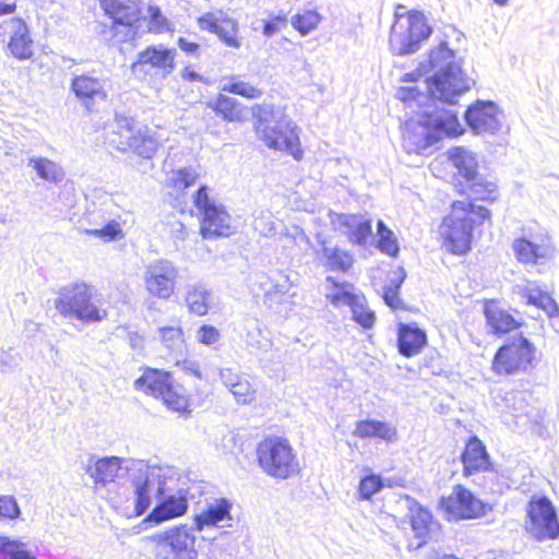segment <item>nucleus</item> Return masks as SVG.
Here are the masks:
<instances>
[{"label":"nucleus","mask_w":559,"mask_h":559,"mask_svg":"<svg viewBox=\"0 0 559 559\" xmlns=\"http://www.w3.org/2000/svg\"><path fill=\"white\" fill-rule=\"evenodd\" d=\"M9 33L8 50L12 57L20 61L33 57V38L27 24L22 19H11L7 22Z\"/></svg>","instance_id":"obj_23"},{"label":"nucleus","mask_w":559,"mask_h":559,"mask_svg":"<svg viewBox=\"0 0 559 559\" xmlns=\"http://www.w3.org/2000/svg\"><path fill=\"white\" fill-rule=\"evenodd\" d=\"M418 75L435 71L433 75L424 81V93L418 86L401 87L397 97L404 103L415 102L419 106L432 100L454 105L456 97L468 91L473 80L467 78L456 61L455 53L445 41H441L429 53L428 66L420 64Z\"/></svg>","instance_id":"obj_1"},{"label":"nucleus","mask_w":559,"mask_h":559,"mask_svg":"<svg viewBox=\"0 0 559 559\" xmlns=\"http://www.w3.org/2000/svg\"><path fill=\"white\" fill-rule=\"evenodd\" d=\"M382 486H383V484L379 476H377V475L366 476L359 483V495L362 499L368 500L374 493L380 491Z\"/></svg>","instance_id":"obj_53"},{"label":"nucleus","mask_w":559,"mask_h":559,"mask_svg":"<svg viewBox=\"0 0 559 559\" xmlns=\"http://www.w3.org/2000/svg\"><path fill=\"white\" fill-rule=\"evenodd\" d=\"M221 20H217L214 14L206 13L199 19V26L212 33H216Z\"/></svg>","instance_id":"obj_61"},{"label":"nucleus","mask_w":559,"mask_h":559,"mask_svg":"<svg viewBox=\"0 0 559 559\" xmlns=\"http://www.w3.org/2000/svg\"><path fill=\"white\" fill-rule=\"evenodd\" d=\"M534 358V346L523 336L503 345L493 359V370L497 373L510 374L526 370Z\"/></svg>","instance_id":"obj_15"},{"label":"nucleus","mask_w":559,"mask_h":559,"mask_svg":"<svg viewBox=\"0 0 559 559\" xmlns=\"http://www.w3.org/2000/svg\"><path fill=\"white\" fill-rule=\"evenodd\" d=\"M525 531L538 542L559 536V522L552 502L546 497H533L526 507Z\"/></svg>","instance_id":"obj_11"},{"label":"nucleus","mask_w":559,"mask_h":559,"mask_svg":"<svg viewBox=\"0 0 559 559\" xmlns=\"http://www.w3.org/2000/svg\"><path fill=\"white\" fill-rule=\"evenodd\" d=\"M512 248L519 262L524 264H536L551 257V248L548 245L535 243L525 238L515 239Z\"/></svg>","instance_id":"obj_29"},{"label":"nucleus","mask_w":559,"mask_h":559,"mask_svg":"<svg viewBox=\"0 0 559 559\" xmlns=\"http://www.w3.org/2000/svg\"><path fill=\"white\" fill-rule=\"evenodd\" d=\"M71 88L87 110H92L97 102H104L107 98L105 81L90 73L75 75L72 79Z\"/></svg>","instance_id":"obj_22"},{"label":"nucleus","mask_w":559,"mask_h":559,"mask_svg":"<svg viewBox=\"0 0 559 559\" xmlns=\"http://www.w3.org/2000/svg\"><path fill=\"white\" fill-rule=\"evenodd\" d=\"M201 176L200 166H185L173 169L167 175V185L176 191L182 192L191 186L195 185Z\"/></svg>","instance_id":"obj_38"},{"label":"nucleus","mask_w":559,"mask_h":559,"mask_svg":"<svg viewBox=\"0 0 559 559\" xmlns=\"http://www.w3.org/2000/svg\"><path fill=\"white\" fill-rule=\"evenodd\" d=\"M246 343L250 348L262 352H266L270 346V340L258 328L247 333Z\"/></svg>","instance_id":"obj_56"},{"label":"nucleus","mask_w":559,"mask_h":559,"mask_svg":"<svg viewBox=\"0 0 559 559\" xmlns=\"http://www.w3.org/2000/svg\"><path fill=\"white\" fill-rule=\"evenodd\" d=\"M106 15L114 21V36L118 41H133L141 19L140 2L134 0H99Z\"/></svg>","instance_id":"obj_12"},{"label":"nucleus","mask_w":559,"mask_h":559,"mask_svg":"<svg viewBox=\"0 0 559 559\" xmlns=\"http://www.w3.org/2000/svg\"><path fill=\"white\" fill-rule=\"evenodd\" d=\"M253 226L255 230L264 236H270L275 233V225L270 214L255 217Z\"/></svg>","instance_id":"obj_59"},{"label":"nucleus","mask_w":559,"mask_h":559,"mask_svg":"<svg viewBox=\"0 0 559 559\" xmlns=\"http://www.w3.org/2000/svg\"><path fill=\"white\" fill-rule=\"evenodd\" d=\"M328 283H331L333 289L326 293V298L336 307L340 306H349L359 298V296L352 293V286L348 284L338 285L333 277L329 276L326 278Z\"/></svg>","instance_id":"obj_42"},{"label":"nucleus","mask_w":559,"mask_h":559,"mask_svg":"<svg viewBox=\"0 0 559 559\" xmlns=\"http://www.w3.org/2000/svg\"><path fill=\"white\" fill-rule=\"evenodd\" d=\"M28 166L36 171L40 179L50 183L58 185L66 176L63 168L59 164L46 157H31Z\"/></svg>","instance_id":"obj_37"},{"label":"nucleus","mask_w":559,"mask_h":559,"mask_svg":"<svg viewBox=\"0 0 559 559\" xmlns=\"http://www.w3.org/2000/svg\"><path fill=\"white\" fill-rule=\"evenodd\" d=\"M465 120L476 134H495L501 128V112L493 102L477 100L465 111Z\"/></svg>","instance_id":"obj_19"},{"label":"nucleus","mask_w":559,"mask_h":559,"mask_svg":"<svg viewBox=\"0 0 559 559\" xmlns=\"http://www.w3.org/2000/svg\"><path fill=\"white\" fill-rule=\"evenodd\" d=\"M231 502L226 498H217L206 503V507L193 518L194 532L203 533V539H215L209 533L213 528L231 526Z\"/></svg>","instance_id":"obj_18"},{"label":"nucleus","mask_w":559,"mask_h":559,"mask_svg":"<svg viewBox=\"0 0 559 559\" xmlns=\"http://www.w3.org/2000/svg\"><path fill=\"white\" fill-rule=\"evenodd\" d=\"M56 310L64 318L92 324L107 317L106 309L93 297V289L85 283H72L60 288L55 299Z\"/></svg>","instance_id":"obj_5"},{"label":"nucleus","mask_w":559,"mask_h":559,"mask_svg":"<svg viewBox=\"0 0 559 559\" xmlns=\"http://www.w3.org/2000/svg\"><path fill=\"white\" fill-rule=\"evenodd\" d=\"M229 391L235 396L236 401L241 404H248L254 399V392L250 382L243 378L235 383Z\"/></svg>","instance_id":"obj_52"},{"label":"nucleus","mask_w":559,"mask_h":559,"mask_svg":"<svg viewBox=\"0 0 559 559\" xmlns=\"http://www.w3.org/2000/svg\"><path fill=\"white\" fill-rule=\"evenodd\" d=\"M195 337L203 345L214 346L219 342L221 333L215 326L203 324L197 331Z\"/></svg>","instance_id":"obj_54"},{"label":"nucleus","mask_w":559,"mask_h":559,"mask_svg":"<svg viewBox=\"0 0 559 559\" xmlns=\"http://www.w3.org/2000/svg\"><path fill=\"white\" fill-rule=\"evenodd\" d=\"M280 31V27L274 21H266L263 26V34L266 37H272L274 34H276Z\"/></svg>","instance_id":"obj_64"},{"label":"nucleus","mask_w":559,"mask_h":559,"mask_svg":"<svg viewBox=\"0 0 559 559\" xmlns=\"http://www.w3.org/2000/svg\"><path fill=\"white\" fill-rule=\"evenodd\" d=\"M159 140L156 138L155 132L145 127L135 131L129 152L142 158L151 159L157 152Z\"/></svg>","instance_id":"obj_36"},{"label":"nucleus","mask_w":559,"mask_h":559,"mask_svg":"<svg viewBox=\"0 0 559 559\" xmlns=\"http://www.w3.org/2000/svg\"><path fill=\"white\" fill-rule=\"evenodd\" d=\"M352 312H353V319L362 328L369 329L373 325L376 316L374 312L371 311L368 307L365 305V299L362 297H359L353 305H352Z\"/></svg>","instance_id":"obj_50"},{"label":"nucleus","mask_w":559,"mask_h":559,"mask_svg":"<svg viewBox=\"0 0 559 559\" xmlns=\"http://www.w3.org/2000/svg\"><path fill=\"white\" fill-rule=\"evenodd\" d=\"M20 514L21 510L12 496H0V518L14 520Z\"/></svg>","instance_id":"obj_55"},{"label":"nucleus","mask_w":559,"mask_h":559,"mask_svg":"<svg viewBox=\"0 0 559 559\" xmlns=\"http://www.w3.org/2000/svg\"><path fill=\"white\" fill-rule=\"evenodd\" d=\"M219 378L222 382L229 389L239 380H241V377L238 373L234 372L230 368L221 369Z\"/></svg>","instance_id":"obj_62"},{"label":"nucleus","mask_w":559,"mask_h":559,"mask_svg":"<svg viewBox=\"0 0 559 559\" xmlns=\"http://www.w3.org/2000/svg\"><path fill=\"white\" fill-rule=\"evenodd\" d=\"M485 316L493 333H508L520 326V322L507 310L499 308L495 302L486 305Z\"/></svg>","instance_id":"obj_33"},{"label":"nucleus","mask_w":559,"mask_h":559,"mask_svg":"<svg viewBox=\"0 0 559 559\" xmlns=\"http://www.w3.org/2000/svg\"><path fill=\"white\" fill-rule=\"evenodd\" d=\"M188 511V496L185 489L174 491V486L170 490L159 497L156 506L145 519L146 522L160 524L163 522L182 516Z\"/></svg>","instance_id":"obj_20"},{"label":"nucleus","mask_w":559,"mask_h":559,"mask_svg":"<svg viewBox=\"0 0 559 559\" xmlns=\"http://www.w3.org/2000/svg\"><path fill=\"white\" fill-rule=\"evenodd\" d=\"M332 223L335 228L348 236L352 243L360 247H365L372 236L370 221L360 215L338 214Z\"/></svg>","instance_id":"obj_24"},{"label":"nucleus","mask_w":559,"mask_h":559,"mask_svg":"<svg viewBox=\"0 0 559 559\" xmlns=\"http://www.w3.org/2000/svg\"><path fill=\"white\" fill-rule=\"evenodd\" d=\"M223 92L240 95L248 99H257L262 96V91L248 82L236 81L222 86Z\"/></svg>","instance_id":"obj_49"},{"label":"nucleus","mask_w":559,"mask_h":559,"mask_svg":"<svg viewBox=\"0 0 559 559\" xmlns=\"http://www.w3.org/2000/svg\"><path fill=\"white\" fill-rule=\"evenodd\" d=\"M258 464L269 476L286 479L297 473L298 462L289 442L281 437H269L257 448Z\"/></svg>","instance_id":"obj_9"},{"label":"nucleus","mask_w":559,"mask_h":559,"mask_svg":"<svg viewBox=\"0 0 559 559\" xmlns=\"http://www.w3.org/2000/svg\"><path fill=\"white\" fill-rule=\"evenodd\" d=\"M153 559H199L193 526L174 525L146 537Z\"/></svg>","instance_id":"obj_8"},{"label":"nucleus","mask_w":559,"mask_h":559,"mask_svg":"<svg viewBox=\"0 0 559 559\" xmlns=\"http://www.w3.org/2000/svg\"><path fill=\"white\" fill-rule=\"evenodd\" d=\"M378 248L389 254L395 255L399 252L396 239L391 229H389L382 221L378 222Z\"/></svg>","instance_id":"obj_47"},{"label":"nucleus","mask_w":559,"mask_h":559,"mask_svg":"<svg viewBox=\"0 0 559 559\" xmlns=\"http://www.w3.org/2000/svg\"><path fill=\"white\" fill-rule=\"evenodd\" d=\"M522 293L527 299V304L543 309L548 317L552 318L558 314L559 309L556 301L547 293L542 292L534 283H527L522 288Z\"/></svg>","instance_id":"obj_40"},{"label":"nucleus","mask_w":559,"mask_h":559,"mask_svg":"<svg viewBox=\"0 0 559 559\" xmlns=\"http://www.w3.org/2000/svg\"><path fill=\"white\" fill-rule=\"evenodd\" d=\"M354 433L359 438L376 437V420H360L356 424Z\"/></svg>","instance_id":"obj_60"},{"label":"nucleus","mask_w":559,"mask_h":559,"mask_svg":"<svg viewBox=\"0 0 559 559\" xmlns=\"http://www.w3.org/2000/svg\"><path fill=\"white\" fill-rule=\"evenodd\" d=\"M474 216L480 222L489 219L490 212L486 207L475 206L468 200L454 201L451 213L444 217L440 233L444 245L454 254L466 253L471 248Z\"/></svg>","instance_id":"obj_4"},{"label":"nucleus","mask_w":559,"mask_h":559,"mask_svg":"<svg viewBox=\"0 0 559 559\" xmlns=\"http://www.w3.org/2000/svg\"><path fill=\"white\" fill-rule=\"evenodd\" d=\"M135 131L131 127V120L126 117L117 118L112 130L107 136L109 146L119 152L127 153L130 151Z\"/></svg>","instance_id":"obj_32"},{"label":"nucleus","mask_w":559,"mask_h":559,"mask_svg":"<svg viewBox=\"0 0 559 559\" xmlns=\"http://www.w3.org/2000/svg\"><path fill=\"white\" fill-rule=\"evenodd\" d=\"M293 287V284L283 272L276 271L269 276L266 282L263 284L265 297L270 301L280 302L285 296H287Z\"/></svg>","instance_id":"obj_39"},{"label":"nucleus","mask_w":559,"mask_h":559,"mask_svg":"<svg viewBox=\"0 0 559 559\" xmlns=\"http://www.w3.org/2000/svg\"><path fill=\"white\" fill-rule=\"evenodd\" d=\"M463 132L457 112L444 108L433 111L425 110L417 120L405 123L404 142L413 145L412 150H423L443 136H455Z\"/></svg>","instance_id":"obj_3"},{"label":"nucleus","mask_w":559,"mask_h":559,"mask_svg":"<svg viewBox=\"0 0 559 559\" xmlns=\"http://www.w3.org/2000/svg\"><path fill=\"white\" fill-rule=\"evenodd\" d=\"M0 548L9 559H36L24 548L22 543L10 540L7 537H0Z\"/></svg>","instance_id":"obj_51"},{"label":"nucleus","mask_w":559,"mask_h":559,"mask_svg":"<svg viewBox=\"0 0 559 559\" xmlns=\"http://www.w3.org/2000/svg\"><path fill=\"white\" fill-rule=\"evenodd\" d=\"M411 524L416 537L423 539V542L418 544L419 547L421 544L426 543V539L430 536L433 525L432 515L427 509L416 507L415 510H412Z\"/></svg>","instance_id":"obj_41"},{"label":"nucleus","mask_w":559,"mask_h":559,"mask_svg":"<svg viewBox=\"0 0 559 559\" xmlns=\"http://www.w3.org/2000/svg\"><path fill=\"white\" fill-rule=\"evenodd\" d=\"M178 277L179 267L173 261L157 259L146 266L143 280L150 295L167 300L175 293Z\"/></svg>","instance_id":"obj_13"},{"label":"nucleus","mask_w":559,"mask_h":559,"mask_svg":"<svg viewBox=\"0 0 559 559\" xmlns=\"http://www.w3.org/2000/svg\"><path fill=\"white\" fill-rule=\"evenodd\" d=\"M171 383L169 372L146 368L143 374L134 381V388L147 395L160 399Z\"/></svg>","instance_id":"obj_25"},{"label":"nucleus","mask_w":559,"mask_h":559,"mask_svg":"<svg viewBox=\"0 0 559 559\" xmlns=\"http://www.w3.org/2000/svg\"><path fill=\"white\" fill-rule=\"evenodd\" d=\"M427 344L426 332L416 324H401L399 328L397 345L400 353L412 357L421 352Z\"/></svg>","instance_id":"obj_28"},{"label":"nucleus","mask_w":559,"mask_h":559,"mask_svg":"<svg viewBox=\"0 0 559 559\" xmlns=\"http://www.w3.org/2000/svg\"><path fill=\"white\" fill-rule=\"evenodd\" d=\"M321 21L322 16L319 12L316 10H306L292 17V25L302 36H306L316 29Z\"/></svg>","instance_id":"obj_45"},{"label":"nucleus","mask_w":559,"mask_h":559,"mask_svg":"<svg viewBox=\"0 0 559 559\" xmlns=\"http://www.w3.org/2000/svg\"><path fill=\"white\" fill-rule=\"evenodd\" d=\"M193 203L202 216L201 234L204 238L228 237L234 233L230 215L223 205L210 199L206 186L199 187Z\"/></svg>","instance_id":"obj_10"},{"label":"nucleus","mask_w":559,"mask_h":559,"mask_svg":"<svg viewBox=\"0 0 559 559\" xmlns=\"http://www.w3.org/2000/svg\"><path fill=\"white\" fill-rule=\"evenodd\" d=\"M462 463L464 466V475L466 476L489 469V455L485 445L478 438L473 437L468 440L462 454Z\"/></svg>","instance_id":"obj_26"},{"label":"nucleus","mask_w":559,"mask_h":559,"mask_svg":"<svg viewBox=\"0 0 559 559\" xmlns=\"http://www.w3.org/2000/svg\"><path fill=\"white\" fill-rule=\"evenodd\" d=\"M399 7L395 12V22L391 27L390 50L395 56H405L416 52L420 44L431 35V27L427 24L425 15L420 12L401 13Z\"/></svg>","instance_id":"obj_7"},{"label":"nucleus","mask_w":559,"mask_h":559,"mask_svg":"<svg viewBox=\"0 0 559 559\" xmlns=\"http://www.w3.org/2000/svg\"><path fill=\"white\" fill-rule=\"evenodd\" d=\"M217 116L228 122H240L246 120V107L236 98L219 94L214 100L207 103Z\"/></svg>","instance_id":"obj_30"},{"label":"nucleus","mask_w":559,"mask_h":559,"mask_svg":"<svg viewBox=\"0 0 559 559\" xmlns=\"http://www.w3.org/2000/svg\"><path fill=\"white\" fill-rule=\"evenodd\" d=\"M174 49L164 45H152L139 52L138 59L131 64V72L135 76L145 75L154 70L155 73L166 76L175 69Z\"/></svg>","instance_id":"obj_17"},{"label":"nucleus","mask_w":559,"mask_h":559,"mask_svg":"<svg viewBox=\"0 0 559 559\" xmlns=\"http://www.w3.org/2000/svg\"><path fill=\"white\" fill-rule=\"evenodd\" d=\"M376 437L393 442L397 439L396 428L385 421L376 420Z\"/></svg>","instance_id":"obj_58"},{"label":"nucleus","mask_w":559,"mask_h":559,"mask_svg":"<svg viewBox=\"0 0 559 559\" xmlns=\"http://www.w3.org/2000/svg\"><path fill=\"white\" fill-rule=\"evenodd\" d=\"M135 464L136 461L109 456L97 460L93 466H88L86 472L94 479L96 486H105L122 478L126 472L134 469Z\"/></svg>","instance_id":"obj_21"},{"label":"nucleus","mask_w":559,"mask_h":559,"mask_svg":"<svg viewBox=\"0 0 559 559\" xmlns=\"http://www.w3.org/2000/svg\"><path fill=\"white\" fill-rule=\"evenodd\" d=\"M134 469L138 475L133 478L135 493V511L143 514L158 500L165 490H170L176 484V473L169 466H151L143 461H136Z\"/></svg>","instance_id":"obj_6"},{"label":"nucleus","mask_w":559,"mask_h":559,"mask_svg":"<svg viewBox=\"0 0 559 559\" xmlns=\"http://www.w3.org/2000/svg\"><path fill=\"white\" fill-rule=\"evenodd\" d=\"M440 506L449 519L455 521L481 518L490 510L488 504L461 485L453 487L449 496L442 497Z\"/></svg>","instance_id":"obj_14"},{"label":"nucleus","mask_w":559,"mask_h":559,"mask_svg":"<svg viewBox=\"0 0 559 559\" xmlns=\"http://www.w3.org/2000/svg\"><path fill=\"white\" fill-rule=\"evenodd\" d=\"M160 342L170 353H182L185 348L183 332L180 326L158 329Z\"/></svg>","instance_id":"obj_44"},{"label":"nucleus","mask_w":559,"mask_h":559,"mask_svg":"<svg viewBox=\"0 0 559 559\" xmlns=\"http://www.w3.org/2000/svg\"><path fill=\"white\" fill-rule=\"evenodd\" d=\"M320 249L317 253L320 254L323 265L332 271L347 272L354 263V255L344 249L332 246L321 236H318Z\"/></svg>","instance_id":"obj_27"},{"label":"nucleus","mask_w":559,"mask_h":559,"mask_svg":"<svg viewBox=\"0 0 559 559\" xmlns=\"http://www.w3.org/2000/svg\"><path fill=\"white\" fill-rule=\"evenodd\" d=\"M14 366H15L14 356L9 352L2 350L0 353V371L7 372L9 370H12L14 368Z\"/></svg>","instance_id":"obj_63"},{"label":"nucleus","mask_w":559,"mask_h":559,"mask_svg":"<svg viewBox=\"0 0 559 559\" xmlns=\"http://www.w3.org/2000/svg\"><path fill=\"white\" fill-rule=\"evenodd\" d=\"M212 292L205 284L198 282L187 286L186 305L195 316H205L211 307Z\"/></svg>","instance_id":"obj_31"},{"label":"nucleus","mask_w":559,"mask_h":559,"mask_svg":"<svg viewBox=\"0 0 559 559\" xmlns=\"http://www.w3.org/2000/svg\"><path fill=\"white\" fill-rule=\"evenodd\" d=\"M148 31L153 33H162L166 28V20L156 7H148Z\"/></svg>","instance_id":"obj_57"},{"label":"nucleus","mask_w":559,"mask_h":559,"mask_svg":"<svg viewBox=\"0 0 559 559\" xmlns=\"http://www.w3.org/2000/svg\"><path fill=\"white\" fill-rule=\"evenodd\" d=\"M405 273L402 269L394 271L391 276L389 284L383 288V299L388 306L393 309H400L402 301L399 297V289L405 280Z\"/></svg>","instance_id":"obj_43"},{"label":"nucleus","mask_w":559,"mask_h":559,"mask_svg":"<svg viewBox=\"0 0 559 559\" xmlns=\"http://www.w3.org/2000/svg\"><path fill=\"white\" fill-rule=\"evenodd\" d=\"M116 209L112 199L108 198L100 207L88 211L86 219L91 227L85 228L84 233L100 238L104 242L122 239L124 234L117 221L119 215L115 212Z\"/></svg>","instance_id":"obj_16"},{"label":"nucleus","mask_w":559,"mask_h":559,"mask_svg":"<svg viewBox=\"0 0 559 559\" xmlns=\"http://www.w3.org/2000/svg\"><path fill=\"white\" fill-rule=\"evenodd\" d=\"M237 31H238V25L234 20L223 19V20H221L215 34L227 46L233 47V48H239L240 43L238 41V39L236 37Z\"/></svg>","instance_id":"obj_48"},{"label":"nucleus","mask_w":559,"mask_h":559,"mask_svg":"<svg viewBox=\"0 0 559 559\" xmlns=\"http://www.w3.org/2000/svg\"><path fill=\"white\" fill-rule=\"evenodd\" d=\"M449 157L456 168L459 176L462 177V181L475 179V176L479 174L477 170L478 163L472 151L464 147H454L449 151Z\"/></svg>","instance_id":"obj_34"},{"label":"nucleus","mask_w":559,"mask_h":559,"mask_svg":"<svg viewBox=\"0 0 559 559\" xmlns=\"http://www.w3.org/2000/svg\"><path fill=\"white\" fill-rule=\"evenodd\" d=\"M251 110L255 119L254 129L260 141L269 148L285 151L295 159L301 158L299 135L288 116L271 104H257L252 106Z\"/></svg>","instance_id":"obj_2"},{"label":"nucleus","mask_w":559,"mask_h":559,"mask_svg":"<svg viewBox=\"0 0 559 559\" xmlns=\"http://www.w3.org/2000/svg\"><path fill=\"white\" fill-rule=\"evenodd\" d=\"M462 193L468 198L477 200H495L497 198V187L488 181L481 175L477 174L475 179L460 181Z\"/></svg>","instance_id":"obj_35"},{"label":"nucleus","mask_w":559,"mask_h":559,"mask_svg":"<svg viewBox=\"0 0 559 559\" xmlns=\"http://www.w3.org/2000/svg\"><path fill=\"white\" fill-rule=\"evenodd\" d=\"M160 399L167 408L173 412L182 413L188 407V400L186 395L181 392L180 388L175 386L173 383Z\"/></svg>","instance_id":"obj_46"}]
</instances>
